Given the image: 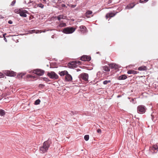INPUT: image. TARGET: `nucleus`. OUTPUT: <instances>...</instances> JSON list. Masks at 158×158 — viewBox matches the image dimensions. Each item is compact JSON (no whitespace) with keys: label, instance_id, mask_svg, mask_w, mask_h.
Instances as JSON below:
<instances>
[{"label":"nucleus","instance_id":"49530a36","mask_svg":"<svg viewBox=\"0 0 158 158\" xmlns=\"http://www.w3.org/2000/svg\"><path fill=\"white\" fill-rule=\"evenodd\" d=\"M1 18H2H2H4V17H1Z\"/></svg>","mask_w":158,"mask_h":158},{"label":"nucleus","instance_id":"f3484780","mask_svg":"<svg viewBox=\"0 0 158 158\" xmlns=\"http://www.w3.org/2000/svg\"><path fill=\"white\" fill-rule=\"evenodd\" d=\"M79 28L80 29V31L83 32H85L87 29L85 26L83 25L80 26Z\"/></svg>","mask_w":158,"mask_h":158},{"label":"nucleus","instance_id":"b1692460","mask_svg":"<svg viewBox=\"0 0 158 158\" xmlns=\"http://www.w3.org/2000/svg\"><path fill=\"white\" fill-rule=\"evenodd\" d=\"M5 114V113L3 110L1 109L0 110V115L2 116H3Z\"/></svg>","mask_w":158,"mask_h":158},{"label":"nucleus","instance_id":"f8f14e48","mask_svg":"<svg viewBox=\"0 0 158 158\" xmlns=\"http://www.w3.org/2000/svg\"><path fill=\"white\" fill-rule=\"evenodd\" d=\"M27 11L26 10H21L20 13V15L23 17H26L27 15L26 14L27 13Z\"/></svg>","mask_w":158,"mask_h":158},{"label":"nucleus","instance_id":"6e6552de","mask_svg":"<svg viewBox=\"0 0 158 158\" xmlns=\"http://www.w3.org/2000/svg\"><path fill=\"white\" fill-rule=\"evenodd\" d=\"M158 146L157 144L154 145L152 147H150V150L153 153H156L157 152Z\"/></svg>","mask_w":158,"mask_h":158},{"label":"nucleus","instance_id":"4468645a","mask_svg":"<svg viewBox=\"0 0 158 158\" xmlns=\"http://www.w3.org/2000/svg\"><path fill=\"white\" fill-rule=\"evenodd\" d=\"M147 69V67L145 66H141L138 68V70L139 71H146Z\"/></svg>","mask_w":158,"mask_h":158},{"label":"nucleus","instance_id":"cd10ccee","mask_svg":"<svg viewBox=\"0 0 158 158\" xmlns=\"http://www.w3.org/2000/svg\"><path fill=\"white\" fill-rule=\"evenodd\" d=\"M89 138V136L88 135H86L84 136V139L86 141H88Z\"/></svg>","mask_w":158,"mask_h":158},{"label":"nucleus","instance_id":"f704fd0d","mask_svg":"<svg viewBox=\"0 0 158 158\" xmlns=\"http://www.w3.org/2000/svg\"><path fill=\"white\" fill-rule=\"evenodd\" d=\"M5 76L4 74L1 73H0V78L2 77H4Z\"/></svg>","mask_w":158,"mask_h":158},{"label":"nucleus","instance_id":"c756f323","mask_svg":"<svg viewBox=\"0 0 158 158\" xmlns=\"http://www.w3.org/2000/svg\"><path fill=\"white\" fill-rule=\"evenodd\" d=\"M38 6L41 8H43L44 7V5L41 3H40L38 5Z\"/></svg>","mask_w":158,"mask_h":158},{"label":"nucleus","instance_id":"2eb2a0df","mask_svg":"<svg viewBox=\"0 0 158 158\" xmlns=\"http://www.w3.org/2000/svg\"><path fill=\"white\" fill-rule=\"evenodd\" d=\"M127 78V76L126 75L124 74L119 76L118 78V79L120 80H124L126 79Z\"/></svg>","mask_w":158,"mask_h":158},{"label":"nucleus","instance_id":"5701e85b","mask_svg":"<svg viewBox=\"0 0 158 158\" xmlns=\"http://www.w3.org/2000/svg\"><path fill=\"white\" fill-rule=\"evenodd\" d=\"M66 26V24L65 23H60L58 25L59 27H62Z\"/></svg>","mask_w":158,"mask_h":158},{"label":"nucleus","instance_id":"6ab92c4d","mask_svg":"<svg viewBox=\"0 0 158 158\" xmlns=\"http://www.w3.org/2000/svg\"><path fill=\"white\" fill-rule=\"evenodd\" d=\"M68 73L67 71L65 70L61 72L59 74L61 76H63L64 75L66 76Z\"/></svg>","mask_w":158,"mask_h":158},{"label":"nucleus","instance_id":"7c9ffc66","mask_svg":"<svg viewBox=\"0 0 158 158\" xmlns=\"http://www.w3.org/2000/svg\"><path fill=\"white\" fill-rule=\"evenodd\" d=\"M15 2L16 1L15 0H14L11 2L10 5L12 6H14L15 4Z\"/></svg>","mask_w":158,"mask_h":158},{"label":"nucleus","instance_id":"e433bc0d","mask_svg":"<svg viewBox=\"0 0 158 158\" xmlns=\"http://www.w3.org/2000/svg\"><path fill=\"white\" fill-rule=\"evenodd\" d=\"M61 6L62 7H65L66 8H67V7L65 6L64 4H61Z\"/></svg>","mask_w":158,"mask_h":158},{"label":"nucleus","instance_id":"72a5a7b5","mask_svg":"<svg viewBox=\"0 0 158 158\" xmlns=\"http://www.w3.org/2000/svg\"><path fill=\"white\" fill-rule=\"evenodd\" d=\"M148 0H140V2L141 3L147 2Z\"/></svg>","mask_w":158,"mask_h":158},{"label":"nucleus","instance_id":"c03bdc74","mask_svg":"<svg viewBox=\"0 0 158 158\" xmlns=\"http://www.w3.org/2000/svg\"><path fill=\"white\" fill-rule=\"evenodd\" d=\"M48 78H44V80H45V81H47V80H48Z\"/></svg>","mask_w":158,"mask_h":158},{"label":"nucleus","instance_id":"a19ab883","mask_svg":"<svg viewBox=\"0 0 158 158\" xmlns=\"http://www.w3.org/2000/svg\"><path fill=\"white\" fill-rule=\"evenodd\" d=\"M74 63H76V64H79L80 63H81V62L80 61H75Z\"/></svg>","mask_w":158,"mask_h":158},{"label":"nucleus","instance_id":"0eeeda50","mask_svg":"<svg viewBox=\"0 0 158 158\" xmlns=\"http://www.w3.org/2000/svg\"><path fill=\"white\" fill-rule=\"evenodd\" d=\"M4 73L6 76L10 77H14L16 75L15 73L13 71L9 70L4 71Z\"/></svg>","mask_w":158,"mask_h":158},{"label":"nucleus","instance_id":"c85d7f7f","mask_svg":"<svg viewBox=\"0 0 158 158\" xmlns=\"http://www.w3.org/2000/svg\"><path fill=\"white\" fill-rule=\"evenodd\" d=\"M68 5L70 7H71L72 8H74L76 6V5H71V4H68Z\"/></svg>","mask_w":158,"mask_h":158},{"label":"nucleus","instance_id":"de8ad7c7","mask_svg":"<svg viewBox=\"0 0 158 158\" xmlns=\"http://www.w3.org/2000/svg\"><path fill=\"white\" fill-rule=\"evenodd\" d=\"M1 18H2H2H4V17H1Z\"/></svg>","mask_w":158,"mask_h":158},{"label":"nucleus","instance_id":"ddd939ff","mask_svg":"<svg viewBox=\"0 0 158 158\" xmlns=\"http://www.w3.org/2000/svg\"><path fill=\"white\" fill-rule=\"evenodd\" d=\"M65 78L66 81H71L72 80V77L70 75L68 74V73L65 76Z\"/></svg>","mask_w":158,"mask_h":158},{"label":"nucleus","instance_id":"bb28decb","mask_svg":"<svg viewBox=\"0 0 158 158\" xmlns=\"http://www.w3.org/2000/svg\"><path fill=\"white\" fill-rule=\"evenodd\" d=\"M21 11V10H20L16 9L15 10L14 12L16 13L20 14Z\"/></svg>","mask_w":158,"mask_h":158},{"label":"nucleus","instance_id":"423d86ee","mask_svg":"<svg viewBox=\"0 0 158 158\" xmlns=\"http://www.w3.org/2000/svg\"><path fill=\"white\" fill-rule=\"evenodd\" d=\"M33 73L38 76H42L44 74V71L43 70L37 69L34 70Z\"/></svg>","mask_w":158,"mask_h":158},{"label":"nucleus","instance_id":"39448f33","mask_svg":"<svg viewBox=\"0 0 158 158\" xmlns=\"http://www.w3.org/2000/svg\"><path fill=\"white\" fill-rule=\"evenodd\" d=\"M137 112L139 114L144 113L146 111L145 107L143 105L139 106L137 107Z\"/></svg>","mask_w":158,"mask_h":158},{"label":"nucleus","instance_id":"ea45409f","mask_svg":"<svg viewBox=\"0 0 158 158\" xmlns=\"http://www.w3.org/2000/svg\"><path fill=\"white\" fill-rule=\"evenodd\" d=\"M41 32L39 30H36V31H35V33H40Z\"/></svg>","mask_w":158,"mask_h":158},{"label":"nucleus","instance_id":"393cba45","mask_svg":"<svg viewBox=\"0 0 158 158\" xmlns=\"http://www.w3.org/2000/svg\"><path fill=\"white\" fill-rule=\"evenodd\" d=\"M40 102V100L39 99H38L36 100L35 102V105H37L39 104Z\"/></svg>","mask_w":158,"mask_h":158},{"label":"nucleus","instance_id":"2f4dec72","mask_svg":"<svg viewBox=\"0 0 158 158\" xmlns=\"http://www.w3.org/2000/svg\"><path fill=\"white\" fill-rule=\"evenodd\" d=\"M35 31L36 30H32L29 31V32L30 33H31V34L35 33Z\"/></svg>","mask_w":158,"mask_h":158},{"label":"nucleus","instance_id":"dca6fc26","mask_svg":"<svg viewBox=\"0 0 158 158\" xmlns=\"http://www.w3.org/2000/svg\"><path fill=\"white\" fill-rule=\"evenodd\" d=\"M139 73L138 72L133 70H130L127 71V73L128 74H136L138 73Z\"/></svg>","mask_w":158,"mask_h":158},{"label":"nucleus","instance_id":"37998d69","mask_svg":"<svg viewBox=\"0 0 158 158\" xmlns=\"http://www.w3.org/2000/svg\"><path fill=\"white\" fill-rule=\"evenodd\" d=\"M6 35V33H5L4 34H3V37L5 38V36Z\"/></svg>","mask_w":158,"mask_h":158},{"label":"nucleus","instance_id":"9b49d317","mask_svg":"<svg viewBox=\"0 0 158 158\" xmlns=\"http://www.w3.org/2000/svg\"><path fill=\"white\" fill-rule=\"evenodd\" d=\"M117 13V12H116L115 13L111 12L107 13L106 15V19H107L109 17L111 18L113 17Z\"/></svg>","mask_w":158,"mask_h":158},{"label":"nucleus","instance_id":"a211bd4d","mask_svg":"<svg viewBox=\"0 0 158 158\" xmlns=\"http://www.w3.org/2000/svg\"><path fill=\"white\" fill-rule=\"evenodd\" d=\"M135 6V4H134V3H130L127 6L126 8L128 9H131L133 7Z\"/></svg>","mask_w":158,"mask_h":158},{"label":"nucleus","instance_id":"aec40b11","mask_svg":"<svg viewBox=\"0 0 158 158\" xmlns=\"http://www.w3.org/2000/svg\"><path fill=\"white\" fill-rule=\"evenodd\" d=\"M92 13V12L91 10H88L86 12L85 14V16L87 18L89 17L88 16L89 15H91Z\"/></svg>","mask_w":158,"mask_h":158},{"label":"nucleus","instance_id":"9d476101","mask_svg":"<svg viewBox=\"0 0 158 158\" xmlns=\"http://www.w3.org/2000/svg\"><path fill=\"white\" fill-rule=\"evenodd\" d=\"M109 67L111 69H116L119 67V66L115 63H112L108 64Z\"/></svg>","mask_w":158,"mask_h":158},{"label":"nucleus","instance_id":"7ed1b4c3","mask_svg":"<svg viewBox=\"0 0 158 158\" xmlns=\"http://www.w3.org/2000/svg\"><path fill=\"white\" fill-rule=\"evenodd\" d=\"M47 75L50 78L57 79L58 78V76L54 72H48Z\"/></svg>","mask_w":158,"mask_h":158},{"label":"nucleus","instance_id":"f257e3e1","mask_svg":"<svg viewBox=\"0 0 158 158\" xmlns=\"http://www.w3.org/2000/svg\"><path fill=\"white\" fill-rule=\"evenodd\" d=\"M51 143V142L50 140H48L45 141L43 143V145L40 147V152L44 153L46 152Z\"/></svg>","mask_w":158,"mask_h":158},{"label":"nucleus","instance_id":"a18cd8bd","mask_svg":"<svg viewBox=\"0 0 158 158\" xmlns=\"http://www.w3.org/2000/svg\"><path fill=\"white\" fill-rule=\"evenodd\" d=\"M4 40L6 41V39L5 37L4 38Z\"/></svg>","mask_w":158,"mask_h":158},{"label":"nucleus","instance_id":"58836bf2","mask_svg":"<svg viewBox=\"0 0 158 158\" xmlns=\"http://www.w3.org/2000/svg\"><path fill=\"white\" fill-rule=\"evenodd\" d=\"M68 65L69 66V67H73V66H72V64L71 63H69L68 64Z\"/></svg>","mask_w":158,"mask_h":158},{"label":"nucleus","instance_id":"412c9836","mask_svg":"<svg viewBox=\"0 0 158 158\" xmlns=\"http://www.w3.org/2000/svg\"><path fill=\"white\" fill-rule=\"evenodd\" d=\"M63 15H60L57 16H56L55 18H56L58 20H60L61 19H64Z\"/></svg>","mask_w":158,"mask_h":158},{"label":"nucleus","instance_id":"79ce46f5","mask_svg":"<svg viewBox=\"0 0 158 158\" xmlns=\"http://www.w3.org/2000/svg\"><path fill=\"white\" fill-rule=\"evenodd\" d=\"M8 23L10 24H12L13 23V22L11 20H10L8 21Z\"/></svg>","mask_w":158,"mask_h":158},{"label":"nucleus","instance_id":"473e14b6","mask_svg":"<svg viewBox=\"0 0 158 158\" xmlns=\"http://www.w3.org/2000/svg\"><path fill=\"white\" fill-rule=\"evenodd\" d=\"M27 78H34L35 77L32 75H27Z\"/></svg>","mask_w":158,"mask_h":158},{"label":"nucleus","instance_id":"4be33fe9","mask_svg":"<svg viewBox=\"0 0 158 158\" xmlns=\"http://www.w3.org/2000/svg\"><path fill=\"white\" fill-rule=\"evenodd\" d=\"M103 69L107 72H109L110 71V69L107 66H105L103 67Z\"/></svg>","mask_w":158,"mask_h":158},{"label":"nucleus","instance_id":"f03ea898","mask_svg":"<svg viewBox=\"0 0 158 158\" xmlns=\"http://www.w3.org/2000/svg\"><path fill=\"white\" fill-rule=\"evenodd\" d=\"M75 29L73 27H67L64 28L63 30V32L65 34H71L74 32Z\"/></svg>","mask_w":158,"mask_h":158},{"label":"nucleus","instance_id":"a878e982","mask_svg":"<svg viewBox=\"0 0 158 158\" xmlns=\"http://www.w3.org/2000/svg\"><path fill=\"white\" fill-rule=\"evenodd\" d=\"M111 82V81L110 80H106L103 81V84L104 85H106L108 83H110Z\"/></svg>","mask_w":158,"mask_h":158},{"label":"nucleus","instance_id":"1a4fd4ad","mask_svg":"<svg viewBox=\"0 0 158 158\" xmlns=\"http://www.w3.org/2000/svg\"><path fill=\"white\" fill-rule=\"evenodd\" d=\"M91 59V57L89 56L84 55L81 58V60L83 61H89Z\"/></svg>","mask_w":158,"mask_h":158},{"label":"nucleus","instance_id":"4c0bfd02","mask_svg":"<svg viewBox=\"0 0 158 158\" xmlns=\"http://www.w3.org/2000/svg\"><path fill=\"white\" fill-rule=\"evenodd\" d=\"M97 132L98 133H101V129H98L97 130Z\"/></svg>","mask_w":158,"mask_h":158},{"label":"nucleus","instance_id":"c9c22d12","mask_svg":"<svg viewBox=\"0 0 158 158\" xmlns=\"http://www.w3.org/2000/svg\"><path fill=\"white\" fill-rule=\"evenodd\" d=\"M40 1L44 3H46V0H40Z\"/></svg>","mask_w":158,"mask_h":158},{"label":"nucleus","instance_id":"20e7f679","mask_svg":"<svg viewBox=\"0 0 158 158\" xmlns=\"http://www.w3.org/2000/svg\"><path fill=\"white\" fill-rule=\"evenodd\" d=\"M79 77L81 79H82L85 81H88L89 75L87 73H82L79 75Z\"/></svg>","mask_w":158,"mask_h":158}]
</instances>
